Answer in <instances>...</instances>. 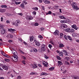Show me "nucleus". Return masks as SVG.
Here are the masks:
<instances>
[{
	"label": "nucleus",
	"instance_id": "a18cd8bd",
	"mask_svg": "<svg viewBox=\"0 0 79 79\" xmlns=\"http://www.w3.org/2000/svg\"><path fill=\"white\" fill-rule=\"evenodd\" d=\"M72 3L73 4H72V5H77V3L76 2H73Z\"/></svg>",
	"mask_w": 79,
	"mask_h": 79
},
{
	"label": "nucleus",
	"instance_id": "de8ad7c7",
	"mask_svg": "<svg viewBox=\"0 0 79 79\" xmlns=\"http://www.w3.org/2000/svg\"><path fill=\"white\" fill-rule=\"evenodd\" d=\"M32 68L33 69H35V68H37V67H35L34 65H32Z\"/></svg>",
	"mask_w": 79,
	"mask_h": 79
},
{
	"label": "nucleus",
	"instance_id": "052dcab7",
	"mask_svg": "<svg viewBox=\"0 0 79 79\" xmlns=\"http://www.w3.org/2000/svg\"><path fill=\"white\" fill-rule=\"evenodd\" d=\"M38 65L39 66V67L40 68H41L42 67V65H41V64H39Z\"/></svg>",
	"mask_w": 79,
	"mask_h": 79
},
{
	"label": "nucleus",
	"instance_id": "2eb2a0df",
	"mask_svg": "<svg viewBox=\"0 0 79 79\" xmlns=\"http://www.w3.org/2000/svg\"><path fill=\"white\" fill-rule=\"evenodd\" d=\"M79 77L77 76H74L72 77V79H79Z\"/></svg>",
	"mask_w": 79,
	"mask_h": 79
},
{
	"label": "nucleus",
	"instance_id": "2f4dec72",
	"mask_svg": "<svg viewBox=\"0 0 79 79\" xmlns=\"http://www.w3.org/2000/svg\"><path fill=\"white\" fill-rule=\"evenodd\" d=\"M56 57L57 58V59L58 60H61V58H60V56H56Z\"/></svg>",
	"mask_w": 79,
	"mask_h": 79
},
{
	"label": "nucleus",
	"instance_id": "cd10ccee",
	"mask_svg": "<svg viewBox=\"0 0 79 79\" xmlns=\"http://www.w3.org/2000/svg\"><path fill=\"white\" fill-rule=\"evenodd\" d=\"M53 69H54V67H52L49 69V71H53Z\"/></svg>",
	"mask_w": 79,
	"mask_h": 79
},
{
	"label": "nucleus",
	"instance_id": "7ed1b4c3",
	"mask_svg": "<svg viewBox=\"0 0 79 79\" xmlns=\"http://www.w3.org/2000/svg\"><path fill=\"white\" fill-rule=\"evenodd\" d=\"M41 49L42 52H45L46 50V47H45V45L44 44H43L41 46Z\"/></svg>",
	"mask_w": 79,
	"mask_h": 79
},
{
	"label": "nucleus",
	"instance_id": "4c0bfd02",
	"mask_svg": "<svg viewBox=\"0 0 79 79\" xmlns=\"http://www.w3.org/2000/svg\"><path fill=\"white\" fill-rule=\"evenodd\" d=\"M34 10H39V9L37 8V7H35L33 8Z\"/></svg>",
	"mask_w": 79,
	"mask_h": 79
},
{
	"label": "nucleus",
	"instance_id": "e433bc0d",
	"mask_svg": "<svg viewBox=\"0 0 79 79\" xmlns=\"http://www.w3.org/2000/svg\"><path fill=\"white\" fill-rule=\"evenodd\" d=\"M48 47L50 48V49H52V45L50 44H49L48 46Z\"/></svg>",
	"mask_w": 79,
	"mask_h": 79
},
{
	"label": "nucleus",
	"instance_id": "c03bdc74",
	"mask_svg": "<svg viewBox=\"0 0 79 79\" xmlns=\"http://www.w3.org/2000/svg\"><path fill=\"white\" fill-rule=\"evenodd\" d=\"M34 26H39V23H35L34 24Z\"/></svg>",
	"mask_w": 79,
	"mask_h": 79
},
{
	"label": "nucleus",
	"instance_id": "603ef678",
	"mask_svg": "<svg viewBox=\"0 0 79 79\" xmlns=\"http://www.w3.org/2000/svg\"><path fill=\"white\" fill-rule=\"evenodd\" d=\"M19 15H20V16H23V14H22V13H19L18 14Z\"/></svg>",
	"mask_w": 79,
	"mask_h": 79
},
{
	"label": "nucleus",
	"instance_id": "9d476101",
	"mask_svg": "<svg viewBox=\"0 0 79 79\" xmlns=\"http://www.w3.org/2000/svg\"><path fill=\"white\" fill-rule=\"evenodd\" d=\"M5 32H6V31H5V29H3V30H2L1 31V34L2 35H3L5 33Z\"/></svg>",
	"mask_w": 79,
	"mask_h": 79
},
{
	"label": "nucleus",
	"instance_id": "bf43d9fd",
	"mask_svg": "<svg viewBox=\"0 0 79 79\" xmlns=\"http://www.w3.org/2000/svg\"><path fill=\"white\" fill-rule=\"evenodd\" d=\"M44 58H46V59H48V57H47V56L45 55L44 56Z\"/></svg>",
	"mask_w": 79,
	"mask_h": 79
},
{
	"label": "nucleus",
	"instance_id": "f257e3e1",
	"mask_svg": "<svg viewBox=\"0 0 79 79\" xmlns=\"http://www.w3.org/2000/svg\"><path fill=\"white\" fill-rule=\"evenodd\" d=\"M10 58L14 61H18V56H13L11 55L10 56Z\"/></svg>",
	"mask_w": 79,
	"mask_h": 79
},
{
	"label": "nucleus",
	"instance_id": "9b49d317",
	"mask_svg": "<svg viewBox=\"0 0 79 79\" xmlns=\"http://www.w3.org/2000/svg\"><path fill=\"white\" fill-rule=\"evenodd\" d=\"M8 31L10 32H15V31H16V30L15 29H12L11 28L9 29H8Z\"/></svg>",
	"mask_w": 79,
	"mask_h": 79
},
{
	"label": "nucleus",
	"instance_id": "49530a36",
	"mask_svg": "<svg viewBox=\"0 0 79 79\" xmlns=\"http://www.w3.org/2000/svg\"><path fill=\"white\" fill-rule=\"evenodd\" d=\"M23 4H24V5H27V3L26 1H23Z\"/></svg>",
	"mask_w": 79,
	"mask_h": 79
},
{
	"label": "nucleus",
	"instance_id": "864d4df0",
	"mask_svg": "<svg viewBox=\"0 0 79 79\" xmlns=\"http://www.w3.org/2000/svg\"><path fill=\"white\" fill-rule=\"evenodd\" d=\"M65 64L67 65H69V63L68 62H65Z\"/></svg>",
	"mask_w": 79,
	"mask_h": 79
},
{
	"label": "nucleus",
	"instance_id": "f03ea898",
	"mask_svg": "<svg viewBox=\"0 0 79 79\" xmlns=\"http://www.w3.org/2000/svg\"><path fill=\"white\" fill-rule=\"evenodd\" d=\"M0 66H2L3 69L5 70H8V67L5 65H3L2 64H0Z\"/></svg>",
	"mask_w": 79,
	"mask_h": 79
},
{
	"label": "nucleus",
	"instance_id": "774afa93",
	"mask_svg": "<svg viewBox=\"0 0 79 79\" xmlns=\"http://www.w3.org/2000/svg\"><path fill=\"white\" fill-rule=\"evenodd\" d=\"M6 23H8L9 24H10V21L7 20L6 21Z\"/></svg>",
	"mask_w": 79,
	"mask_h": 79
},
{
	"label": "nucleus",
	"instance_id": "4468645a",
	"mask_svg": "<svg viewBox=\"0 0 79 79\" xmlns=\"http://www.w3.org/2000/svg\"><path fill=\"white\" fill-rule=\"evenodd\" d=\"M67 38L68 39H69V40H70V42L72 41V38H71V37L69 35H67Z\"/></svg>",
	"mask_w": 79,
	"mask_h": 79
},
{
	"label": "nucleus",
	"instance_id": "37998d69",
	"mask_svg": "<svg viewBox=\"0 0 79 79\" xmlns=\"http://www.w3.org/2000/svg\"><path fill=\"white\" fill-rule=\"evenodd\" d=\"M64 38L66 40H68V38H67V36H66V35H64Z\"/></svg>",
	"mask_w": 79,
	"mask_h": 79
},
{
	"label": "nucleus",
	"instance_id": "412c9836",
	"mask_svg": "<svg viewBox=\"0 0 79 79\" xmlns=\"http://www.w3.org/2000/svg\"><path fill=\"white\" fill-rule=\"evenodd\" d=\"M59 56H63V53L62 52H60L59 54Z\"/></svg>",
	"mask_w": 79,
	"mask_h": 79
},
{
	"label": "nucleus",
	"instance_id": "aec40b11",
	"mask_svg": "<svg viewBox=\"0 0 79 79\" xmlns=\"http://www.w3.org/2000/svg\"><path fill=\"white\" fill-rule=\"evenodd\" d=\"M35 44L36 45H37V46H38V47H39V46L40 45V44L38 42L35 43Z\"/></svg>",
	"mask_w": 79,
	"mask_h": 79
},
{
	"label": "nucleus",
	"instance_id": "5701e85b",
	"mask_svg": "<svg viewBox=\"0 0 79 79\" xmlns=\"http://www.w3.org/2000/svg\"><path fill=\"white\" fill-rule=\"evenodd\" d=\"M64 47V45L63 44H60L59 45V47L60 48H62V47Z\"/></svg>",
	"mask_w": 79,
	"mask_h": 79
},
{
	"label": "nucleus",
	"instance_id": "dca6fc26",
	"mask_svg": "<svg viewBox=\"0 0 79 79\" xmlns=\"http://www.w3.org/2000/svg\"><path fill=\"white\" fill-rule=\"evenodd\" d=\"M58 66H60V65L63 64V63H62L61 61H58Z\"/></svg>",
	"mask_w": 79,
	"mask_h": 79
},
{
	"label": "nucleus",
	"instance_id": "f704fd0d",
	"mask_svg": "<svg viewBox=\"0 0 79 79\" xmlns=\"http://www.w3.org/2000/svg\"><path fill=\"white\" fill-rule=\"evenodd\" d=\"M6 15H7V16H11V14L10 13H6Z\"/></svg>",
	"mask_w": 79,
	"mask_h": 79
},
{
	"label": "nucleus",
	"instance_id": "c756f323",
	"mask_svg": "<svg viewBox=\"0 0 79 79\" xmlns=\"http://www.w3.org/2000/svg\"><path fill=\"white\" fill-rule=\"evenodd\" d=\"M20 6L22 7V8H24V4H21Z\"/></svg>",
	"mask_w": 79,
	"mask_h": 79
},
{
	"label": "nucleus",
	"instance_id": "b1692460",
	"mask_svg": "<svg viewBox=\"0 0 79 79\" xmlns=\"http://www.w3.org/2000/svg\"><path fill=\"white\" fill-rule=\"evenodd\" d=\"M5 27L4 25H2V24H0V29H2V28H3Z\"/></svg>",
	"mask_w": 79,
	"mask_h": 79
},
{
	"label": "nucleus",
	"instance_id": "f3484780",
	"mask_svg": "<svg viewBox=\"0 0 79 79\" xmlns=\"http://www.w3.org/2000/svg\"><path fill=\"white\" fill-rule=\"evenodd\" d=\"M59 17L60 19H66V18L63 16L60 15Z\"/></svg>",
	"mask_w": 79,
	"mask_h": 79
},
{
	"label": "nucleus",
	"instance_id": "a878e982",
	"mask_svg": "<svg viewBox=\"0 0 79 79\" xmlns=\"http://www.w3.org/2000/svg\"><path fill=\"white\" fill-rule=\"evenodd\" d=\"M69 57H66L64 58V59L65 60H67V61H69Z\"/></svg>",
	"mask_w": 79,
	"mask_h": 79
},
{
	"label": "nucleus",
	"instance_id": "58836bf2",
	"mask_svg": "<svg viewBox=\"0 0 79 79\" xmlns=\"http://www.w3.org/2000/svg\"><path fill=\"white\" fill-rule=\"evenodd\" d=\"M38 38H40L41 39H43V36L41 35H39L38 36Z\"/></svg>",
	"mask_w": 79,
	"mask_h": 79
},
{
	"label": "nucleus",
	"instance_id": "20e7f679",
	"mask_svg": "<svg viewBox=\"0 0 79 79\" xmlns=\"http://www.w3.org/2000/svg\"><path fill=\"white\" fill-rule=\"evenodd\" d=\"M71 5L73 8L74 10H79V7H78L77 6H76L73 4H71Z\"/></svg>",
	"mask_w": 79,
	"mask_h": 79
},
{
	"label": "nucleus",
	"instance_id": "09e8293b",
	"mask_svg": "<svg viewBox=\"0 0 79 79\" xmlns=\"http://www.w3.org/2000/svg\"><path fill=\"white\" fill-rule=\"evenodd\" d=\"M16 53V51H15V50H13L12 51V53L13 54H15V52Z\"/></svg>",
	"mask_w": 79,
	"mask_h": 79
},
{
	"label": "nucleus",
	"instance_id": "338daca9",
	"mask_svg": "<svg viewBox=\"0 0 79 79\" xmlns=\"http://www.w3.org/2000/svg\"><path fill=\"white\" fill-rule=\"evenodd\" d=\"M22 58L23 59H24V60H26V57H25L24 56H23Z\"/></svg>",
	"mask_w": 79,
	"mask_h": 79
},
{
	"label": "nucleus",
	"instance_id": "a211bd4d",
	"mask_svg": "<svg viewBox=\"0 0 79 79\" xmlns=\"http://www.w3.org/2000/svg\"><path fill=\"white\" fill-rule=\"evenodd\" d=\"M66 31L68 32H71V29L70 28L66 29Z\"/></svg>",
	"mask_w": 79,
	"mask_h": 79
},
{
	"label": "nucleus",
	"instance_id": "ddd939ff",
	"mask_svg": "<svg viewBox=\"0 0 79 79\" xmlns=\"http://www.w3.org/2000/svg\"><path fill=\"white\" fill-rule=\"evenodd\" d=\"M6 10L5 9H0V12L1 13H4V12H5Z\"/></svg>",
	"mask_w": 79,
	"mask_h": 79
},
{
	"label": "nucleus",
	"instance_id": "c9c22d12",
	"mask_svg": "<svg viewBox=\"0 0 79 79\" xmlns=\"http://www.w3.org/2000/svg\"><path fill=\"white\" fill-rule=\"evenodd\" d=\"M52 14V12L51 11H49L48 13H46V15H51Z\"/></svg>",
	"mask_w": 79,
	"mask_h": 79
},
{
	"label": "nucleus",
	"instance_id": "69168bd1",
	"mask_svg": "<svg viewBox=\"0 0 79 79\" xmlns=\"http://www.w3.org/2000/svg\"><path fill=\"white\" fill-rule=\"evenodd\" d=\"M39 3H42V0H38Z\"/></svg>",
	"mask_w": 79,
	"mask_h": 79
},
{
	"label": "nucleus",
	"instance_id": "7c9ffc66",
	"mask_svg": "<svg viewBox=\"0 0 79 79\" xmlns=\"http://www.w3.org/2000/svg\"><path fill=\"white\" fill-rule=\"evenodd\" d=\"M33 52H38L37 49H35V48L33 50Z\"/></svg>",
	"mask_w": 79,
	"mask_h": 79
},
{
	"label": "nucleus",
	"instance_id": "3c124183",
	"mask_svg": "<svg viewBox=\"0 0 79 79\" xmlns=\"http://www.w3.org/2000/svg\"><path fill=\"white\" fill-rule=\"evenodd\" d=\"M67 21V23H70L71 22V21L70 20H66Z\"/></svg>",
	"mask_w": 79,
	"mask_h": 79
},
{
	"label": "nucleus",
	"instance_id": "13d9d810",
	"mask_svg": "<svg viewBox=\"0 0 79 79\" xmlns=\"http://www.w3.org/2000/svg\"><path fill=\"white\" fill-rule=\"evenodd\" d=\"M20 52L22 53V54H24V52H23V51H21V50H20Z\"/></svg>",
	"mask_w": 79,
	"mask_h": 79
},
{
	"label": "nucleus",
	"instance_id": "6ab92c4d",
	"mask_svg": "<svg viewBox=\"0 0 79 79\" xmlns=\"http://www.w3.org/2000/svg\"><path fill=\"white\" fill-rule=\"evenodd\" d=\"M61 23H67V21L66 20H61L60 21Z\"/></svg>",
	"mask_w": 79,
	"mask_h": 79
},
{
	"label": "nucleus",
	"instance_id": "423d86ee",
	"mask_svg": "<svg viewBox=\"0 0 79 79\" xmlns=\"http://www.w3.org/2000/svg\"><path fill=\"white\" fill-rule=\"evenodd\" d=\"M26 19H30V20H31L32 19H33V17H32V16H29L28 15H27L26 17Z\"/></svg>",
	"mask_w": 79,
	"mask_h": 79
},
{
	"label": "nucleus",
	"instance_id": "1a4fd4ad",
	"mask_svg": "<svg viewBox=\"0 0 79 79\" xmlns=\"http://www.w3.org/2000/svg\"><path fill=\"white\" fill-rule=\"evenodd\" d=\"M72 27V28H73V29H75V30H77V28H77L76 27H77V26H76V25L75 24H73V25H72L71 26Z\"/></svg>",
	"mask_w": 79,
	"mask_h": 79
},
{
	"label": "nucleus",
	"instance_id": "0eeeda50",
	"mask_svg": "<svg viewBox=\"0 0 79 79\" xmlns=\"http://www.w3.org/2000/svg\"><path fill=\"white\" fill-rule=\"evenodd\" d=\"M43 2L44 3H46V4H50V1L44 0Z\"/></svg>",
	"mask_w": 79,
	"mask_h": 79
},
{
	"label": "nucleus",
	"instance_id": "bb28decb",
	"mask_svg": "<svg viewBox=\"0 0 79 79\" xmlns=\"http://www.w3.org/2000/svg\"><path fill=\"white\" fill-rule=\"evenodd\" d=\"M60 38L61 39V38H62V37H63V34L62 33H61L60 34Z\"/></svg>",
	"mask_w": 79,
	"mask_h": 79
},
{
	"label": "nucleus",
	"instance_id": "4be33fe9",
	"mask_svg": "<svg viewBox=\"0 0 79 79\" xmlns=\"http://www.w3.org/2000/svg\"><path fill=\"white\" fill-rule=\"evenodd\" d=\"M72 35L73 37H76L77 36V33H74L72 34Z\"/></svg>",
	"mask_w": 79,
	"mask_h": 79
},
{
	"label": "nucleus",
	"instance_id": "5fc2aeb1",
	"mask_svg": "<svg viewBox=\"0 0 79 79\" xmlns=\"http://www.w3.org/2000/svg\"><path fill=\"white\" fill-rule=\"evenodd\" d=\"M12 25H15L16 23H15V22H12Z\"/></svg>",
	"mask_w": 79,
	"mask_h": 79
},
{
	"label": "nucleus",
	"instance_id": "f8f14e48",
	"mask_svg": "<svg viewBox=\"0 0 79 79\" xmlns=\"http://www.w3.org/2000/svg\"><path fill=\"white\" fill-rule=\"evenodd\" d=\"M6 37H9V38H13V35L10 34H8L6 36Z\"/></svg>",
	"mask_w": 79,
	"mask_h": 79
},
{
	"label": "nucleus",
	"instance_id": "473e14b6",
	"mask_svg": "<svg viewBox=\"0 0 79 79\" xmlns=\"http://www.w3.org/2000/svg\"><path fill=\"white\" fill-rule=\"evenodd\" d=\"M16 23H17V24H20V23H21V21L19 20H17L16 21Z\"/></svg>",
	"mask_w": 79,
	"mask_h": 79
},
{
	"label": "nucleus",
	"instance_id": "8fccbe9b",
	"mask_svg": "<svg viewBox=\"0 0 79 79\" xmlns=\"http://www.w3.org/2000/svg\"><path fill=\"white\" fill-rule=\"evenodd\" d=\"M17 52H16H16H15L14 54H13L14 55V56H17Z\"/></svg>",
	"mask_w": 79,
	"mask_h": 79
},
{
	"label": "nucleus",
	"instance_id": "a19ab883",
	"mask_svg": "<svg viewBox=\"0 0 79 79\" xmlns=\"http://www.w3.org/2000/svg\"><path fill=\"white\" fill-rule=\"evenodd\" d=\"M43 64L45 67H47V65L44 62H43Z\"/></svg>",
	"mask_w": 79,
	"mask_h": 79
},
{
	"label": "nucleus",
	"instance_id": "72a5a7b5",
	"mask_svg": "<svg viewBox=\"0 0 79 79\" xmlns=\"http://www.w3.org/2000/svg\"><path fill=\"white\" fill-rule=\"evenodd\" d=\"M41 74L42 76H44H44H45L46 74H47V73H45L43 72V73H41Z\"/></svg>",
	"mask_w": 79,
	"mask_h": 79
},
{
	"label": "nucleus",
	"instance_id": "39448f33",
	"mask_svg": "<svg viewBox=\"0 0 79 79\" xmlns=\"http://www.w3.org/2000/svg\"><path fill=\"white\" fill-rule=\"evenodd\" d=\"M60 27H61V29H64V28H67L68 27V26L65 24H62L60 26Z\"/></svg>",
	"mask_w": 79,
	"mask_h": 79
},
{
	"label": "nucleus",
	"instance_id": "c85d7f7f",
	"mask_svg": "<svg viewBox=\"0 0 79 79\" xmlns=\"http://www.w3.org/2000/svg\"><path fill=\"white\" fill-rule=\"evenodd\" d=\"M75 32V30L73 28H72L70 30V32Z\"/></svg>",
	"mask_w": 79,
	"mask_h": 79
},
{
	"label": "nucleus",
	"instance_id": "680f3d73",
	"mask_svg": "<svg viewBox=\"0 0 79 79\" xmlns=\"http://www.w3.org/2000/svg\"><path fill=\"white\" fill-rule=\"evenodd\" d=\"M50 43H51V44H53V42L52 41H51L50 42Z\"/></svg>",
	"mask_w": 79,
	"mask_h": 79
},
{
	"label": "nucleus",
	"instance_id": "4d7b16f0",
	"mask_svg": "<svg viewBox=\"0 0 79 79\" xmlns=\"http://www.w3.org/2000/svg\"><path fill=\"white\" fill-rule=\"evenodd\" d=\"M68 54H69L68 52H67L65 53V55L68 56Z\"/></svg>",
	"mask_w": 79,
	"mask_h": 79
},
{
	"label": "nucleus",
	"instance_id": "6e6552de",
	"mask_svg": "<svg viewBox=\"0 0 79 79\" xmlns=\"http://www.w3.org/2000/svg\"><path fill=\"white\" fill-rule=\"evenodd\" d=\"M59 33L60 32H59V31L57 30H56L55 32H54V34L55 35H58Z\"/></svg>",
	"mask_w": 79,
	"mask_h": 79
},
{
	"label": "nucleus",
	"instance_id": "0e129e2a",
	"mask_svg": "<svg viewBox=\"0 0 79 79\" xmlns=\"http://www.w3.org/2000/svg\"><path fill=\"white\" fill-rule=\"evenodd\" d=\"M54 7H56L58 9L59 7V6H55Z\"/></svg>",
	"mask_w": 79,
	"mask_h": 79
},
{
	"label": "nucleus",
	"instance_id": "e2e57ef3",
	"mask_svg": "<svg viewBox=\"0 0 79 79\" xmlns=\"http://www.w3.org/2000/svg\"><path fill=\"white\" fill-rule=\"evenodd\" d=\"M21 76H19L17 77V79H21Z\"/></svg>",
	"mask_w": 79,
	"mask_h": 79
},
{
	"label": "nucleus",
	"instance_id": "393cba45",
	"mask_svg": "<svg viewBox=\"0 0 79 79\" xmlns=\"http://www.w3.org/2000/svg\"><path fill=\"white\" fill-rule=\"evenodd\" d=\"M34 40V37L32 36L30 39V42H32L33 40Z\"/></svg>",
	"mask_w": 79,
	"mask_h": 79
},
{
	"label": "nucleus",
	"instance_id": "6e6d98bb",
	"mask_svg": "<svg viewBox=\"0 0 79 79\" xmlns=\"http://www.w3.org/2000/svg\"><path fill=\"white\" fill-rule=\"evenodd\" d=\"M18 40H19V41H20V42H22V40H22V39H21V38H19L18 39Z\"/></svg>",
	"mask_w": 79,
	"mask_h": 79
},
{
	"label": "nucleus",
	"instance_id": "79ce46f5",
	"mask_svg": "<svg viewBox=\"0 0 79 79\" xmlns=\"http://www.w3.org/2000/svg\"><path fill=\"white\" fill-rule=\"evenodd\" d=\"M4 60L5 61H7V62H8V61H10V60L8 59H5Z\"/></svg>",
	"mask_w": 79,
	"mask_h": 79
},
{
	"label": "nucleus",
	"instance_id": "ea45409f",
	"mask_svg": "<svg viewBox=\"0 0 79 79\" xmlns=\"http://www.w3.org/2000/svg\"><path fill=\"white\" fill-rule=\"evenodd\" d=\"M23 44H25V45H26V46H27V47H29V45H28V44H27V43H26L25 42H24Z\"/></svg>",
	"mask_w": 79,
	"mask_h": 79
}]
</instances>
